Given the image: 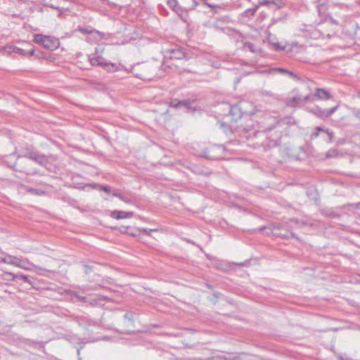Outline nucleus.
<instances>
[{"label":"nucleus","instance_id":"nucleus-20","mask_svg":"<svg viewBox=\"0 0 360 360\" xmlns=\"http://www.w3.org/2000/svg\"><path fill=\"white\" fill-rule=\"evenodd\" d=\"M27 191L30 193H32V194L36 195H45V192L43 190L37 189V188H28L27 189Z\"/></svg>","mask_w":360,"mask_h":360},{"label":"nucleus","instance_id":"nucleus-13","mask_svg":"<svg viewBox=\"0 0 360 360\" xmlns=\"http://www.w3.org/2000/svg\"><path fill=\"white\" fill-rule=\"evenodd\" d=\"M167 4L177 14L181 15L182 9L178 5L177 0H167Z\"/></svg>","mask_w":360,"mask_h":360},{"label":"nucleus","instance_id":"nucleus-5","mask_svg":"<svg viewBox=\"0 0 360 360\" xmlns=\"http://www.w3.org/2000/svg\"><path fill=\"white\" fill-rule=\"evenodd\" d=\"M24 157L29 158L41 166H46L49 162L48 158L44 155H39L33 151H27Z\"/></svg>","mask_w":360,"mask_h":360},{"label":"nucleus","instance_id":"nucleus-8","mask_svg":"<svg viewBox=\"0 0 360 360\" xmlns=\"http://www.w3.org/2000/svg\"><path fill=\"white\" fill-rule=\"evenodd\" d=\"M110 216L116 219H122L132 217L134 216V213L132 212L115 210L112 212Z\"/></svg>","mask_w":360,"mask_h":360},{"label":"nucleus","instance_id":"nucleus-23","mask_svg":"<svg viewBox=\"0 0 360 360\" xmlns=\"http://www.w3.org/2000/svg\"><path fill=\"white\" fill-rule=\"evenodd\" d=\"M103 66L109 72H115L117 70V67L114 63H105Z\"/></svg>","mask_w":360,"mask_h":360},{"label":"nucleus","instance_id":"nucleus-17","mask_svg":"<svg viewBox=\"0 0 360 360\" xmlns=\"http://www.w3.org/2000/svg\"><path fill=\"white\" fill-rule=\"evenodd\" d=\"M46 36L41 34H37L34 35V41L44 47V42L46 41Z\"/></svg>","mask_w":360,"mask_h":360},{"label":"nucleus","instance_id":"nucleus-21","mask_svg":"<svg viewBox=\"0 0 360 360\" xmlns=\"http://www.w3.org/2000/svg\"><path fill=\"white\" fill-rule=\"evenodd\" d=\"M72 298L77 299V301L82 302L83 303H86L87 300V297L81 296L77 292H73L71 295Z\"/></svg>","mask_w":360,"mask_h":360},{"label":"nucleus","instance_id":"nucleus-42","mask_svg":"<svg viewBox=\"0 0 360 360\" xmlns=\"http://www.w3.org/2000/svg\"><path fill=\"white\" fill-rule=\"evenodd\" d=\"M193 7H195L198 4V3L195 1H193Z\"/></svg>","mask_w":360,"mask_h":360},{"label":"nucleus","instance_id":"nucleus-30","mask_svg":"<svg viewBox=\"0 0 360 360\" xmlns=\"http://www.w3.org/2000/svg\"><path fill=\"white\" fill-rule=\"evenodd\" d=\"M325 132L328 134L329 141L331 142L333 139V133L328 129H326Z\"/></svg>","mask_w":360,"mask_h":360},{"label":"nucleus","instance_id":"nucleus-37","mask_svg":"<svg viewBox=\"0 0 360 360\" xmlns=\"http://www.w3.org/2000/svg\"><path fill=\"white\" fill-rule=\"evenodd\" d=\"M275 46L277 47V49L281 50H285L287 49V46H280L278 44H276Z\"/></svg>","mask_w":360,"mask_h":360},{"label":"nucleus","instance_id":"nucleus-12","mask_svg":"<svg viewBox=\"0 0 360 360\" xmlns=\"http://www.w3.org/2000/svg\"><path fill=\"white\" fill-rule=\"evenodd\" d=\"M259 5L267 6L269 7L274 6L276 8H281L283 5V3L281 0H262L259 2Z\"/></svg>","mask_w":360,"mask_h":360},{"label":"nucleus","instance_id":"nucleus-18","mask_svg":"<svg viewBox=\"0 0 360 360\" xmlns=\"http://www.w3.org/2000/svg\"><path fill=\"white\" fill-rule=\"evenodd\" d=\"M258 7H259V6H257L255 8H248V9L245 10L243 13V16H245V17L253 16L255 15V13H256Z\"/></svg>","mask_w":360,"mask_h":360},{"label":"nucleus","instance_id":"nucleus-32","mask_svg":"<svg viewBox=\"0 0 360 360\" xmlns=\"http://www.w3.org/2000/svg\"><path fill=\"white\" fill-rule=\"evenodd\" d=\"M124 318L125 319H128V320L131 321V320H132V315L127 313L124 314Z\"/></svg>","mask_w":360,"mask_h":360},{"label":"nucleus","instance_id":"nucleus-47","mask_svg":"<svg viewBox=\"0 0 360 360\" xmlns=\"http://www.w3.org/2000/svg\"><path fill=\"white\" fill-rule=\"evenodd\" d=\"M95 32L98 34H101V33L98 31H95Z\"/></svg>","mask_w":360,"mask_h":360},{"label":"nucleus","instance_id":"nucleus-39","mask_svg":"<svg viewBox=\"0 0 360 360\" xmlns=\"http://www.w3.org/2000/svg\"><path fill=\"white\" fill-rule=\"evenodd\" d=\"M4 278L5 280H7V281H11V276H6V273H5V274H4Z\"/></svg>","mask_w":360,"mask_h":360},{"label":"nucleus","instance_id":"nucleus-28","mask_svg":"<svg viewBox=\"0 0 360 360\" xmlns=\"http://www.w3.org/2000/svg\"><path fill=\"white\" fill-rule=\"evenodd\" d=\"M316 132L313 133L311 134V139H314V138H316L318 136H319V131H325L326 129H323V128H321V127H317L316 128Z\"/></svg>","mask_w":360,"mask_h":360},{"label":"nucleus","instance_id":"nucleus-29","mask_svg":"<svg viewBox=\"0 0 360 360\" xmlns=\"http://www.w3.org/2000/svg\"><path fill=\"white\" fill-rule=\"evenodd\" d=\"M138 231L139 232H142V233H145L147 236H150V233L155 230V229H139Z\"/></svg>","mask_w":360,"mask_h":360},{"label":"nucleus","instance_id":"nucleus-4","mask_svg":"<svg viewBox=\"0 0 360 360\" xmlns=\"http://www.w3.org/2000/svg\"><path fill=\"white\" fill-rule=\"evenodd\" d=\"M1 261L4 263L12 264L25 270H30V268L25 266V263H29L28 261H22L16 257L8 255L6 257L1 258Z\"/></svg>","mask_w":360,"mask_h":360},{"label":"nucleus","instance_id":"nucleus-24","mask_svg":"<svg viewBox=\"0 0 360 360\" xmlns=\"http://www.w3.org/2000/svg\"><path fill=\"white\" fill-rule=\"evenodd\" d=\"M295 222L299 226H313L314 224L311 222V221H309L308 220H302V221H299L297 219H295Z\"/></svg>","mask_w":360,"mask_h":360},{"label":"nucleus","instance_id":"nucleus-46","mask_svg":"<svg viewBox=\"0 0 360 360\" xmlns=\"http://www.w3.org/2000/svg\"><path fill=\"white\" fill-rule=\"evenodd\" d=\"M77 354L79 355L80 354V349H78L77 350Z\"/></svg>","mask_w":360,"mask_h":360},{"label":"nucleus","instance_id":"nucleus-31","mask_svg":"<svg viewBox=\"0 0 360 360\" xmlns=\"http://www.w3.org/2000/svg\"><path fill=\"white\" fill-rule=\"evenodd\" d=\"M281 20H283V18H273V19H271V22L270 25H273L276 24V22H278L279 21H281Z\"/></svg>","mask_w":360,"mask_h":360},{"label":"nucleus","instance_id":"nucleus-3","mask_svg":"<svg viewBox=\"0 0 360 360\" xmlns=\"http://www.w3.org/2000/svg\"><path fill=\"white\" fill-rule=\"evenodd\" d=\"M338 105H336L330 109H322L319 106H315L309 109V111L317 117L326 119L333 115L338 110Z\"/></svg>","mask_w":360,"mask_h":360},{"label":"nucleus","instance_id":"nucleus-9","mask_svg":"<svg viewBox=\"0 0 360 360\" xmlns=\"http://www.w3.org/2000/svg\"><path fill=\"white\" fill-rule=\"evenodd\" d=\"M6 276H11V280H12V281H15L16 279H20V280L23 281L24 282L29 283L32 287L34 286L33 282L30 279H29V278L25 275L13 274L12 273L7 272V273H6Z\"/></svg>","mask_w":360,"mask_h":360},{"label":"nucleus","instance_id":"nucleus-22","mask_svg":"<svg viewBox=\"0 0 360 360\" xmlns=\"http://www.w3.org/2000/svg\"><path fill=\"white\" fill-rule=\"evenodd\" d=\"M102 58L101 57H94L89 58L90 63L92 65H103L104 64L101 62Z\"/></svg>","mask_w":360,"mask_h":360},{"label":"nucleus","instance_id":"nucleus-34","mask_svg":"<svg viewBox=\"0 0 360 360\" xmlns=\"http://www.w3.org/2000/svg\"><path fill=\"white\" fill-rule=\"evenodd\" d=\"M287 74L292 78L293 79H296L297 78V76L292 72H290L288 71V72H287Z\"/></svg>","mask_w":360,"mask_h":360},{"label":"nucleus","instance_id":"nucleus-11","mask_svg":"<svg viewBox=\"0 0 360 360\" xmlns=\"http://www.w3.org/2000/svg\"><path fill=\"white\" fill-rule=\"evenodd\" d=\"M193 102H190L187 101H172L171 102V106L174 108H178L179 106H184L188 109H191L193 108Z\"/></svg>","mask_w":360,"mask_h":360},{"label":"nucleus","instance_id":"nucleus-26","mask_svg":"<svg viewBox=\"0 0 360 360\" xmlns=\"http://www.w3.org/2000/svg\"><path fill=\"white\" fill-rule=\"evenodd\" d=\"M262 94L264 96H270V97H272L274 99H276V100L278 99V96L276 94L272 93L270 91L264 90V91H262Z\"/></svg>","mask_w":360,"mask_h":360},{"label":"nucleus","instance_id":"nucleus-6","mask_svg":"<svg viewBox=\"0 0 360 360\" xmlns=\"http://www.w3.org/2000/svg\"><path fill=\"white\" fill-rule=\"evenodd\" d=\"M59 44L58 39L46 36L44 47L48 50L53 51L59 46Z\"/></svg>","mask_w":360,"mask_h":360},{"label":"nucleus","instance_id":"nucleus-38","mask_svg":"<svg viewBox=\"0 0 360 360\" xmlns=\"http://www.w3.org/2000/svg\"><path fill=\"white\" fill-rule=\"evenodd\" d=\"M309 98H310L309 95H307V96H306L303 97V98H302V102H307V101H309Z\"/></svg>","mask_w":360,"mask_h":360},{"label":"nucleus","instance_id":"nucleus-44","mask_svg":"<svg viewBox=\"0 0 360 360\" xmlns=\"http://www.w3.org/2000/svg\"><path fill=\"white\" fill-rule=\"evenodd\" d=\"M129 234L134 236H136V233H134V232L130 233Z\"/></svg>","mask_w":360,"mask_h":360},{"label":"nucleus","instance_id":"nucleus-1","mask_svg":"<svg viewBox=\"0 0 360 360\" xmlns=\"http://www.w3.org/2000/svg\"><path fill=\"white\" fill-rule=\"evenodd\" d=\"M252 106V103L242 101L238 104L231 106L230 108L229 114L234 122L240 119L243 116L249 115L252 116L255 114L254 110H248L247 107Z\"/></svg>","mask_w":360,"mask_h":360},{"label":"nucleus","instance_id":"nucleus-49","mask_svg":"<svg viewBox=\"0 0 360 360\" xmlns=\"http://www.w3.org/2000/svg\"><path fill=\"white\" fill-rule=\"evenodd\" d=\"M79 360H82V359H81V358H79Z\"/></svg>","mask_w":360,"mask_h":360},{"label":"nucleus","instance_id":"nucleus-43","mask_svg":"<svg viewBox=\"0 0 360 360\" xmlns=\"http://www.w3.org/2000/svg\"><path fill=\"white\" fill-rule=\"evenodd\" d=\"M356 207L360 209V202L356 204Z\"/></svg>","mask_w":360,"mask_h":360},{"label":"nucleus","instance_id":"nucleus-40","mask_svg":"<svg viewBox=\"0 0 360 360\" xmlns=\"http://www.w3.org/2000/svg\"><path fill=\"white\" fill-rule=\"evenodd\" d=\"M36 57L38 58H42L44 57L43 56V53H39L36 55Z\"/></svg>","mask_w":360,"mask_h":360},{"label":"nucleus","instance_id":"nucleus-2","mask_svg":"<svg viewBox=\"0 0 360 360\" xmlns=\"http://www.w3.org/2000/svg\"><path fill=\"white\" fill-rule=\"evenodd\" d=\"M163 55L165 60H179L185 57V53L179 48L167 49L163 51Z\"/></svg>","mask_w":360,"mask_h":360},{"label":"nucleus","instance_id":"nucleus-7","mask_svg":"<svg viewBox=\"0 0 360 360\" xmlns=\"http://www.w3.org/2000/svg\"><path fill=\"white\" fill-rule=\"evenodd\" d=\"M105 300V297L100 295L94 294L87 297V300L86 301L85 304L86 305L95 306L97 305L100 302Z\"/></svg>","mask_w":360,"mask_h":360},{"label":"nucleus","instance_id":"nucleus-45","mask_svg":"<svg viewBox=\"0 0 360 360\" xmlns=\"http://www.w3.org/2000/svg\"><path fill=\"white\" fill-rule=\"evenodd\" d=\"M206 5L208 6L209 7H212V6L208 3H207Z\"/></svg>","mask_w":360,"mask_h":360},{"label":"nucleus","instance_id":"nucleus-14","mask_svg":"<svg viewBox=\"0 0 360 360\" xmlns=\"http://www.w3.org/2000/svg\"><path fill=\"white\" fill-rule=\"evenodd\" d=\"M301 102H302V97L300 96H297L290 98L287 102V105L290 107H296Z\"/></svg>","mask_w":360,"mask_h":360},{"label":"nucleus","instance_id":"nucleus-10","mask_svg":"<svg viewBox=\"0 0 360 360\" xmlns=\"http://www.w3.org/2000/svg\"><path fill=\"white\" fill-rule=\"evenodd\" d=\"M314 96L321 100H328L330 98L329 92L324 89L321 88L316 89Z\"/></svg>","mask_w":360,"mask_h":360},{"label":"nucleus","instance_id":"nucleus-19","mask_svg":"<svg viewBox=\"0 0 360 360\" xmlns=\"http://www.w3.org/2000/svg\"><path fill=\"white\" fill-rule=\"evenodd\" d=\"M34 268L37 274L41 276H47V273L51 272V271L38 266H34Z\"/></svg>","mask_w":360,"mask_h":360},{"label":"nucleus","instance_id":"nucleus-27","mask_svg":"<svg viewBox=\"0 0 360 360\" xmlns=\"http://www.w3.org/2000/svg\"><path fill=\"white\" fill-rule=\"evenodd\" d=\"M269 72H280L283 74H287L288 71L283 68H273L269 70Z\"/></svg>","mask_w":360,"mask_h":360},{"label":"nucleus","instance_id":"nucleus-36","mask_svg":"<svg viewBox=\"0 0 360 360\" xmlns=\"http://www.w3.org/2000/svg\"><path fill=\"white\" fill-rule=\"evenodd\" d=\"M113 195H114V196H115V197L119 198H120V200H124L123 196H122V195H120V194H119V193H113Z\"/></svg>","mask_w":360,"mask_h":360},{"label":"nucleus","instance_id":"nucleus-16","mask_svg":"<svg viewBox=\"0 0 360 360\" xmlns=\"http://www.w3.org/2000/svg\"><path fill=\"white\" fill-rule=\"evenodd\" d=\"M243 49L244 51H249L252 53H257L259 51V49L257 48L254 44L250 42H245L243 44Z\"/></svg>","mask_w":360,"mask_h":360},{"label":"nucleus","instance_id":"nucleus-25","mask_svg":"<svg viewBox=\"0 0 360 360\" xmlns=\"http://www.w3.org/2000/svg\"><path fill=\"white\" fill-rule=\"evenodd\" d=\"M338 150L336 149H330L329 150L326 155L327 158H335L338 155Z\"/></svg>","mask_w":360,"mask_h":360},{"label":"nucleus","instance_id":"nucleus-35","mask_svg":"<svg viewBox=\"0 0 360 360\" xmlns=\"http://www.w3.org/2000/svg\"><path fill=\"white\" fill-rule=\"evenodd\" d=\"M103 191H105V193H109L110 191V186H103L102 188Z\"/></svg>","mask_w":360,"mask_h":360},{"label":"nucleus","instance_id":"nucleus-15","mask_svg":"<svg viewBox=\"0 0 360 360\" xmlns=\"http://www.w3.org/2000/svg\"><path fill=\"white\" fill-rule=\"evenodd\" d=\"M13 52H15V53H18L20 55H22V56H34V49H32V50H30V51H25L22 49H20V48H18V47H14L13 48Z\"/></svg>","mask_w":360,"mask_h":360},{"label":"nucleus","instance_id":"nucleus-41","mask_svg":"<svg viewBox=\"0 0 360 360\" xmlns=\"http://www.w3.org/2000/svg\"><path fill=\"white\" fill-rule=\"evenodd\" d=\"M126 229H127V228L123 227L122 229H120V231L122 233H125V232H127Z\"/></svg>","mask_w":360,"mask_h":360},{"label":"nucleus","instance_id":"nucleus-48","mask_svg":"<svg viewBox=\"0 0 360 360\" xmlns=\"http://www.w3.org/2000/svg\"><path fill=\"white\" fill-rule=\"evenodd\" d=\"M292 237H295V235L294 233H292Z\"/></svg>","mask_w":360,"mask_h":360},{"label":"nucleus","instance_id":"nucleus-33","mask_svg":"<svg viewBox=\"0 0 360 360\" xmlns=\"http://www.w3.org/2000/svg\"><path fill=\"white\" fill-rule=\"evenodd\" d=\"M297 48H298V47H297V44H292V45H291L290 49H288L287 51H288V52H289V51H293V50H294L295 49H297Z\"/></svg>","mask_w":360,"mask_h":360}]
</instances>
